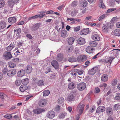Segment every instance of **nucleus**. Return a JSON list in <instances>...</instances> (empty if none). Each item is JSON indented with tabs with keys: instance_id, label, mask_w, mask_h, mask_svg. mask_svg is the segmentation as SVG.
<instances>
[{
	"instance_id": "obj_46",
	"label": "nucleus",
	"mask_w": 120,
	"mask_h": 120,
	"mask_svg": "<svg viewBox=\"0 0 120 120\" xmlns=\"http://www.w3.org/2000/svg\"><path fill=\"white\" fill-rule=\"evenodd\" d=\"M64 98L60 97L58 99V102L59 104H60L64 101Z\"/></svg>"
},
{
	"instance_id": "obj_42",
	"label": "nucleus",
	"mask_w": 120,
	"mask_h": 120,
	"mask_svg": "<svg viewBox=\"0 0 120 120\" xmlns=\"http://www.w3.org/2000/svg\"><path fill=\"white\" fill-rule=\"evenodd\" d=\"M66 35L67 31L65 30H63L61 32V36L64 38L66 36Z\"/></svg>"
},
{
	"instance_id": "obj_55",
	"label": "nucleus",
	"mask_w": 120,
	"mask_h": 120,
	"mask_svg": "<svg viewBox=\"0 0 120 120\" xmlns=\"http://www.w3.org/2000/svg\"><path fill=\"white\" fill-rule=\"evenodd\" d=\"M19 59L17 58H15L12 59V61L15 63H18L19 61Z\"/></svg>"
},
{
	"instance_id": "obj_58",
	"label": "nucleus",
	"mask_w": 120,
	"mask_h": 120,
	"mask_svg": "<svg viewBox=\"0 0 120 120\" xmlns=\"http://www.w3.org/2000/svg\"><path fill=\"white\" fill-rule=\"evenodd\" d=\"M17 44L18 47H20L22 46V44H23V42L22 41L18 42H17Z\"/></svg>"
},
{
	"instance_id": "obj_32",
	"label": "nucleus",
	"mask_w": 120,
	"mask_h": 120,
	"mask_svg": "<svg viewBox=\"0 0 120 120\" xmlns=\"http://www.w3.org/2000/svg\"><path fill=\"white\" fill-rule=\"evenodd\" d=\"M6 25V22H2L0 23V30L3 29L5 28Z\"/></svg>"
},
{
	"instance_id": "obj_35",
	"label": "nucleus",
	"mask_w": 120,
	"mask_h": 120,
	"mask_svg": "<svg viewBox=\"0 0 120 120\" xmlns=\"http://www.w3.org/2000/svg\"><path fill=\"white\" fill-rule=\"evenodd\" d=\"M114 34L116 36H120V30L118 29H115L114 31Z\"/></svg>"
},
{
	"instance_id": "obj_4",
	"label": "nucleus",
	"mask_w": 120,
	"mask_h": 120,
	"mask_svg": "<svg viewBox=\"0 0 120 120\" xmlns=\"http://www.w3.org/2000/svg\"><path fill=\"white\" fill-rule=\"evenodd\" d=\"M85 106L84 104H81L80 103L77 106L76 109L77 110H78L80 109L79 111V113L80 115H81L82 113Z\"/></svg>"
},
{
	"instance_id": "obj_22",
	"label": "nucleus",
	"mask_w": 120,
	"mask_h": 120,
	"mask_svg": "<svg viewBox=\"0 0 120 120\" xmlns=\"http://www.w3.org/2000/svg\"><path fill=\"white\" fill-rule=\"evenodd\" d=\"M108 75L106 74H104L102 75L101 78V80L103 82H106L108 80Z\"/></svg>"
},
{
	"instance_id": "obj_39",
	"label": "nucleus",
	"mask_w": 120,
	"mask_h": 120,
	"mask_svg": "<svg viewBox=\"0 0 120 120\" xmlns=\"http://www.w3.org/2000/svg\"><path fill=\"white\" fill-rule=\"evenodd\" d=\"M117 79H113L112 81L111 85L113 86H115L117 84Z\"/></svg>"
},
{
	"instance_id": "obj_29",
	"label": "nucleus",
	"mask_w": 120,
	"mask_h": 120,
	"mask_svg": "<svg viewBox=\"0 0 120 120\" xmlns=\"http://www.w3.org/2000/svg\"><path fill=\"white\" fill-rule=\"evenodd\" d=\"M89 44L91 47H94L98 44V43L94 41H90Z\"/></svg>"
},
{
	"instance_id": "obj_25",
	"label": "nucleus",
	"mask_w": 120,
	"mask_h": 120,
	"mask_svg": "<svg viewBox=\"0 0 120 120\" xmlns=\"http://www.w3.org/2000/svg\"><path fill=\"white\" fill-rule=\"evenodd\" d=\"M74 97L73 95L71 94H69L67 98V100L69 101H74Z\"/></svg>"
},
{
	"instance_id": "obj_16",
	"label": "nucleus",
	"mask_w": 120,
	"mask_h": 120,
	"mask_svg": "<svg viewBox=\"0 0 120 120\" xmlns=\"http://www.w3.org/2000/svg\"><path fill=\"white\" fill-rule=\"evenodd\" d=\"M105 109V108L104 106H100L97 109L96 112L97 113L102 112L104 111Z\"/></svg>"
},
{
	"instance_id": "obj_57",
	"label": "nucleus",
	"mask_w": 120,
	"mask_h": 120,
	"mask_svg": "<svg viewBox=\"0 0 120 120\" xmlns=\"http://www.w3.org/2000/svg\"><path fill=\"white\" fill-rule=\"evenodd\" d=\"M65 7V6L64 4H63L62 5L58 7L57 8L59 10L61 11L63 8H64Z\"/></svg>"
},
{
	"instance_id": "obj_2",
	"label": "nucleus",
	"mask_w": 120,
	"mask_h": 120,
	"mask_svg": "<svg viewBox=\"0 0 120 120\" xmlns=\"http://www.w3.org/2000/svg\"><path fill=\"white\" fill-rule=\"evenodd\" d=\"M87 59V57L85 55H82L77 57V60L79 63H82L86 60Z\"/></svg>"
},
{
	"instance_id": "obj_24",
	"label": "nucleus",
	"mask_w": 120,
	"mask_h": 120,
	"mask_svg": "<svg viewBox=\"0 0 120 120\" xmlns=\"http://www.w3.org/2000/svg\"><path fill=\"white\" fill-rule=\"evenodd\" d=\"M78 42L80 45H83L85 42V40L82 38L80 37L78 39Z\"/></svg>"
},
{
	"instance_id": "obj_3",
	"label": "nucleus",
	"mask_w": 120,
	"mask_h": 120,
	"mask_svg": "<svg viewBox=\"0 0 120 120\" xmlns=\"http://www.w3.org/2000/svg\"><path fill=\"white\" fill-rule=\"evenodd\" d=\"M86 85L84 82H81L78 84L77 85V88L79 90L82 91L85 89Z\"/></svg>"
},
{
	"instance_id": "obj_54",
	"label": "nucleus",
	"mask_w": 120,
	"mask_h": 120,
	"mask_svg": "<svg viewBox=\"0 0 120 120\" xmlns=\"http://www.w3.org/2000/svg\"><path fill=\"white\" fill-rule=\"evenodd\" d=\"M100 90L99 88L97 87H96L95 88L94 92V93H98L100 92Z\"/></svg>"
},
{
	"instance_id": "obj_15",
	"label": "nucleus",
	"mask_w": 120,
	"mask_h": 120,
	"mask_svg": "<svg viewBox=\"0 0 120 120\" xmlns=\"http://www.w3.org/2000/svg\"><path fill=\"white\" fill-rule=\"evenodd\" d=\"M8 22L11 24H13L15 23L17 21L15 17H10L8 19Z\"/></svg>"
},
{
	"instance_id": "obj_37",
	"label": "nucleus",
	"mask_w": 120,
	"mask_h": 120,
	"mask_svg": "<svg viewBox=\"0 0 120 120\" xmlns=\"http://www.w3.org/2000/svg\"><path fill=\"white\" fill-rule=\"evenodd\" d=\"M63 57L62 55L59 54L56 57V59L59 61H60L63 59Z\"/></svg>"
},
{
	"instance_id": "obj_64",
	"label": "nucleus",
	"mask_w": 120,
	"mask_h": 120,
	"mask_svg": "<svg viewBox=\"0 0 120 120\" xmlns=\"http://www.w3.org/2000/svg\"><path fill=\"white\" fill-rule=\"evenodd\" d=\"M83 71L82 70H78V74L79 75H81L82 74L83 72Z\"/></svg>"
},
{
	"instance_id": "obj_51",
	"label": "nucleus",
	"mask_w": 120,
	"mask_h": 120,
	"mask_svg": "<svg viewBox=\"0 0 120 120\" xmlns=\"http://www.w3.org/2000/svg\"><path fill=\"white\" fill-rule=\"evenodd\" d=\"M116 95L114 98L115 99L117 100H120V93H117Z\"/></svg>"
},
{
	"instance_id": "obj_59",
	"label": "nucleus",
	"mask_w": 120,
	"mask_h": 120,
	"mask_svg": "<svg viewBox=\"0 0 120 120\" xmlns=\"http://www.w3.org/2000/svg\"><path fill=\"white\" fill-rule=\"evenodd\" d=\"M80 29V27L79 26H78L74 28V30L75 31H78Z\"/></svg>"
},
{
	"instance_id": "obj_38",
	"label": "nucleus",
	"mask_w": 120,
	"mask_h": 120,
	"mask_svg": "<svg viewBox=\"0 0 120 120\" xmlns=\"http://www.w3.org/2000/svg\"><path fill=\"white\" fill-rule=\"evenodd\" d=\"M8 65L10 68H12L16 67V65L15 64L11 62H10L8 63Z\"/></svg>"
},
{
	"instance_id": "obj_7",
	"label": "nucleus",
	"mask_w": 120,
	"mask_h": 120,
	"mask_svg": "<svg viewBox=\"0 0 120 120\" xmlns=\"http://www.w3.org/2000/svg\"><path fill=\"white\" fill-rule=\"evenodd\" d=\"M22 30L20 28H16L14 30V32L15 34L16 35L17 37V38H19L20 37L21 35V33Z\"/></svg>"
},
{
	"instance_id": "obj_43",
	"label": "nucleus",
	"mask_w": 120,
	"mask_h": 120,
	"mask_svg": "<svg viewBox=\"0 0 120 120\" xmlns=\"http://www.w3.org/2000/svg\"><path fill=\"white\" fill-rule=\"evenodd\" d=\"M107 16L106 14H104L101 16L98 19V20L100 21H101L103 19H105Z\"/></svg>"
},
{
	"instance_id": "obj_45",
	"label": "nucleus",
	"mask_w": 120,
	"mask_h": 120,
	"mask_svg": "<svg viewBox=\"0 0 120 120\" xmlns=\"http://www.w3.org/2000/svg\"><path fill=\"white\" fill-rule=\"evenodd\" d=\"M7 97V95L3 92H0V98L2 99H4L6 97Z\"/></svg>"
},
{
	"instance_id": "obj_56",
	"label": "nucleus",
	"mask_w": 120,
	"mask_h": 120,
	"mask_svg": "<svg viewBox=\"0 0 120 120\" xmlns=\"http://www.w3.org/2000/svg\"><path fill=\"white\" fill-rule=\"evenodd\" d=\"M116 10V8H112L110 9H108L107 10V13H109L112 11L115 10Z\"/></svg>"
},
{
	"instance_id": "obj_10",
	"label": "nucleus",
	"mask_w": 120,
	"mask_h": 120,
	"mask_svg": "<svg viewBox=\"0 0 120 120\" xmlns=\"http://www.w3.org/2000/svg\"><path fill=\"white\" fill-rule=\"evenodd\" d=\"M98 67H94L92 69L88 71V74L90 75H94L98 70Z\"/></svg>"
},
{
	"instance_id": "obj_41",
	"label": "nucleus",
	"mask_w": 120,
	"mask_h": 120,
	"mask_svg": "<svg viewBox=\"0 0 120 120\" xmlns=\"http://www.w3.org/2000/svg\"><path fill=\"white\" fill-rule=\"evenodd\" d=\"M102 29L103 31L104 32L107 33L108 30V27L106 25L103 26L102 27Z\"/></svg>"
},
{
	"instance_id": "obj_63",
	"label": "nucleus",
	"mask_w": 120,
	"mask_h": 120,
	"mask_svg": "<svg viewBox=\"0 0 120 120\" xmlns=\"http://www.w3.org/2000/svg\"><path fill=\"white\" fill-rule=\"evenodd\" d=\"M83 4H82L83 7H85L86 6L87 4V2L86 1H84L83 2Z\"/></svg>"
},
{
	"instance_id": "obj_40",
	"label": "nucleus",
	"mask_w": 120,
	"mask_h": 120,
	"mask_svg": "<svg viewBox=\"0 0 120 120\" xmlns=\"http://www.w3.org/2000/svg\"><path fill=\"white\" fill-rule=\"evenodd\" d=\"M44 82L43 80H40L38 81L37 82L38 85V86H41L44 85Z\"/></svg>"
},
{
	"instance_id": "obj_12",
	"label": "nucleus",
	"mask_w": 120,
	"mask_h": 120,
	"mask_svg": "<svg viewBox=\"0 0 120 120\" xmlns=\"http://www.w3.org/2000/svg\"><path fill=\"white\" fill-rule=\"evenodd\" d=\"M16 69H12L9 71L7 72V75L9 76H13L16 74Z\"/></svg>"
},
{
	"instance_id": "obj_33",
	"label": "nucleus",
	"mask_w": 120,
	"mask_h": 120,
	"mask_svg": "<svg viewBox=\"0 0 120 120\" xmlns=\"http://www.w3.org/2000/svg\"><path fill=\"white\" fill-rule=\"evenodd\" d=\"M99 2V7L100 8L104 9H105V7L103 2L102 0H100Z\"/></svg>"
},
{
	"instance_id": "obj_8",
	"label": "nucleus",
	"mask_w": 120,
	"mask_h": 120,
	"mask_svg": "<svg viewBox=\"0 0 120 120\" xmlns=\"http://www.w3.org/2000/svg\"><path fill=\"white\" fill-rule=\"evenodd\" d=\"M41 25L40 23H37L32 26L31 28V30L33 31H34L39 28Z\"/></svg>"
},
{
	"instance_id": "obj_6",
	"label": "nucleus",
	"mask_w": 120,
	"mask_h": 120,
	"mask_svg": "<svg viewBox=\"0 0 120 120\" xmlns=\"http://www.w3.org/2000/svg\"><path fill=\"white\" fill-rule=\"evenodd\" d=\"M55 113L53 111H49L47 113L46 115L47 117L51 119H52L55 116Z\"/></svg>"
},
{
	"instance_id": "obj_49",
	"label": "nucleus",
	"mask_w": 120,
	"mask_h": 120,
	"mask_svg": "<svg viewBox=\"0 0 120 120\" xmlns=\"http://www.w3.org/2000/svg\"><path fill=\"white\" fill-rule=\"evenodd\" d=\"M77 13V11L75 10L71 12V15L72 17L75 16Z\"/></svg>"
},
{
	"instance_id": "obj_27",
	"label": "nucleus",
	"mask_w": 120,
	"mask_h": 120,
	"mask_svg": "<svg viewBox=\"0 0 120 120\" xmlns=\"http://www.w3.org/2000/svg\"><path fill=\"white\" fill-rule=\"evenodd\" d=\"M32 70V68L30 66H27L26 68V72L28 74L30 73Z\"/></svg>"
},
{
	"instance_id": "obj_44",
	"label": "nucleus",
	"mask_w": 120,
	"mask_h": 120,
	"mask_svg": "<svg viewBox=\"0 0 120 120\" xmlns=\"http://www.w3.org/2000/svg\"><path fill=\"white\" fill-rule=\"evenodd\" d=\"M50 93V92L48 90H44L43 93V96H48Z\"/></svg>"
},
{
	"instance_id": "obj_34",
	"label": "nucleus",
	"mask_w": 120,
	"mask_h": 120,
	"mask_svg": "<svg viewBox=\"0 0 120 120\" xmlns=\"http://www.w3.org/2000/svg\"><path fill=\"white\" fill-rule=\"evenodd\" d=\"M68 61L71 62H73L76 61L77 59L74 56H72L70 57L68 59Z\"/></svg>"
},
{
	"instance_id": "obj_21",
	"label": "nucleus",
	"mask_w": 120,
	"mask_h": 120,
	"mask_svg": "<svg viewBox=\"0 0 120 120\" xmlns=\"http://www.w3.org/2000/svg\"><path fill=\"white\" fill-rule=\"evenodd\" d=\"M89 32V29L87 28L81 30L80 32V34L82 35H84L87 34Z\"/></svg>"
},
{
	"instance_id": "obj_9",
	"label": "nucleus",
	"mask_w": 120,
	"mask_h": 120,
	"mask_svg": "<svg viewBox=\"0 0 120 120\" xmlns=\"http://www.w3.org/2000/svg\"><path fill=\"white\" fill-rule=\"evenodd\" d=\"M47 101L46 99H42L39 101L38 104L39 106L41 107H43L46 105L47 103Z\"/></svg>"
},
{
	"instance_id": "obj_5",
	"label": "nucleus",
	"mask_w": 120,
	"mask_h": 120,
	"mask_svg": "<svg viewBox=\"0 0 120 120\" xmlns=\"http://www.w3.org/2000/svg\"><path fill=\"white\" fill-rule=\"evenodd\" d=\"M3 56L4 58L6 59H11L12 57L10 52L7 51L5 52L3 54Z\"/></svg>"
},
{
	"instance_id": "obj_61",
	"label": "nucleus",
	"mask_w": 120,
	"mask_h": 120,
	"mask_svg": "<svg viewBox=\"0 0 120 120\" xmlns=\"http://www.w3.org/2000/svg\"><path fill=\"white\" fill-rule=\"evenodd\" d=\"M8 72V69L6 68H4L2 71V72L4 74H5Z\"/></svg>"
},
{
	"instance_id": "obj_18",
	"label": "nucleus",
	"mask_w": 120,
	"mask_h": 120,
	"mask_svg": "<svg viewBox=\"0 0 120 120\" xmlns=\"http://www.w3.org/2000/svg\"><path fill=\"white\" fill-rule=\"evenodd\" d=\"M92 38L93 40L95 41H99L100 39L99 35L96 34H93L92 36Z\"/></svg>"
},
{
	"instance_id": "obj_48",
	"label": "nucleus",
	"mask_w": 120,
	"mask_h": 120,
	"mask_svg": "<svg viewBox=\"0 0 120 120\" xmlns=\"http://www.w3.org/2000/svg\"><path fill=\"white\" fill-rule=\"evenodd\" d=\"M5 4L4 0H0V8L3 7L4 5Z\"/></svg>"
},
{
	"instance_id": "obj_28",
	"label": "nucleus",
	"mask_w": 120,
	"mask_h": 120,
	"mask_svg": "<svg viewBox=\"0 0 120 120\" xmlns=\"http://www.w3.org/2000/svg\"><path fill=\"white\" fill-rule=\"evenodd\" d=\"M93 48H92L90 46H88L86 49V52L89 53H92L94 51Z\"/></svg>"
},
{
	"instance_id": "obj_1",
	"label": "nucleus",
	"mask_w": 120,
	"mask_h": 120,
	"mask_svg": "<svg viewBox=\"0 0 120 120\" xmlns=\"http://www.w3.org/2000/svg\"><path fill=\"white\" fill-rule=\"evenodd\" d=\"M110 53L113 56H118L120 54V49H113L110 52Z\"/></svg>"
},
{
	"instance_id": "obj_47",
	"label": "nucleus",
	"mask_w": 120,
	"mask_h": 120,
	"mask_svg": "<svg viewBox=\"0 0 120 120\" xmlns=\"http://www.w3.org/2000/svg\"><path fill=\"white\" fill-rule=\"evenodd\" d=\"M8 5L12 7L15 4L12 1H9L8 3Z\"/></svg>"
},
{
	"instance_id": "obj_19",
	"label": "nucleus",
	"mask_w": 120,
	"mask_h": 120,
	"mask_svg": "<svg viewBox=\"0 0 120 120\" xmlns=\"http://www.w3.org/2000/svg\"><path fill=\"white\" fill-rule=\"evenodd\" d=\"M76 87L75 84L73 82H71L69 83L68 87L69 89L72 90L74 89Z\"/></svg>"
},
{
	"instance_id": "obj_26",
	"label": "nucleus",
	"mask_w": 120,
	"mask_h": 120,
	"mask_svg": "<svg viewBox=\"0 0 120 120\" xmlns=\"http://www.w3.org/2000/svg\"><path fill=\"white\" fill-rule=\"evenodd\" d=\"M27 89V86L24 85H21L19 88L20 90L22 92H24Z\"/></svg>"
},
{
	"instance_id": "obj_36",
	"label": "nucleus",
	"mask_w": 120,
	"mask_h": 120,
	"mask_svg": "<svg viewBox=\"0 0 120 120\" xmlns=\"http://www.w3.org/2000/svg\"><path fill=\"white\" fill-rule=\"evenodd\" d=\"M102 51L98 53L97 54L95 55L93 57L92 59L93 60H94L100 57H101V53L102 52Z\"/></svg>"
},
{
	"instance_id": "obj_30",
	"label": "nucleus",
	"mask_w": 120,
	"mask_h": 120,
	"mask_svg": "<svg viewBox=\"0 0 120 120\" xmlns=\"http://www.w3.org/2000/svg\"><path fill=\"white\" fill-rule=\"evenodd\" d=\"M75 41V39L72 37L69 38L68 40V42L69 45H72Z\"/></svg>"
},
{
	"instance_id": "obj_14",
	"label": "nucleus",
	"mask_w": 120,
	"mask_h": 120,
	"mask_svg": "<svg viewBox=\"0 0 120 120\" xmlns=\"http://www.w3.org/2000/svg\"><path fill=\"white\" fill-rule=\"evenodd\" d=\"M51 64L56 69H58L59 68V65L58 62L56 60H53L51 63Z\"/></svg>"
},
{
	"instance_id": "obj_60",
	"label": "nucleus",
	"mask_w": 120,
	"mask_h": 120,
	"mask_svg": "<svg viewBox=\"0 0 120 120\" xmlns=\"http://www.w3.org/2000/svg\"><path fill=\"white\" fill-rule=\"evenodd\" d=\"M4 117L7 119H10L12 117V116L11 115L8 114L5 115Z\"/></svg>"
},
{
	"instance_id": "obj_23",
	"label": "nucleus",
	"mask_w": 120,
	"mask_h": 120,
	"mask_svg": "<svg viewBox=\"0 0 120 120\" xmlns=\"http://www.w3.org/2000/svg\"><path fill=\"white\" fill-rule=\"evenodd\" d=\"M25 71L23 69H22L19 71L17 73L18 76L19 77H22L25 74Z\"/></svg>"
},
{
	"instance_id": "obj_13",
	"label": "nucleus",
	"mask_w": 120,
	"mask_h": 120,
	"mask_svg": "<svg viewBox=\"0 0 120 120\" xmlns=\"http://www.w3.org/2000/svg\"><path fill=\"white\" fill-rule=\"evenodd\" d=\"M45 111V110L43 109L38 108L33 110L34 113L35 114H40L42 112Z\"/></svg>"
},
{
	"instance_id": "obj_62",
	"label": "nucleus",
	"mask_w": 120,
	"mask_h": 120,
	"mask_svg": "<svg viewBox=\"0 0 120 120\" xmlns=\"http://www.w3.org/2000/svg\"><path fill=\"white\" fill-rule=\"evenodd\" d=\"M60 109V107L59 105H57L55 108V110L56 111H58Z\"/></svg>"
},
{
	"instance_id": "obj_53",
	"label": "nucleus",
	"mask_w": 120,
	"mask_h": 120,
	"mask_svg": "<svg viewBox=\"0 0 120 120\" xmlns=\"http://www.w3.org/2000/svg\"><path fill=\"white\" fill-rule=\"evenodd\" d=\"M66 115V114L65 113H61L60 114L59 117L60 118L63 119L64 118Z\"/></svg>"
},
{
	"instance_id": "obj_52",
	"label": "nucleus",
	"mask_w": 120,
	"mask_h": 120,
	"mask_svg": "<svg viewBox=\"0 0 120 120\" xmlns=\"http://www.w3.org/2000/svg\"><path fill=\"white\" fill-rule=\"evenodd\" d=\"M114 108L116 110H117L119 109L120 108V104L118 103L115 105L114 106Z\"/></svg>"
},
{
	"instance_id": "obj_50",
	"label": "nucleus",
	"mask_w": 120,
	"mask_h": 120,
	"mask_svg": "<svg viewBox=\"0 0 120 120\" xmlns=\"http://www.w3.org/2000/svg\"><path fill=\"white\" fill-rule=\"evenodd\" d=\"M39 16V15H36L34 16L29 17L28 20H29L31 19H37V18Z\"/></svg>"
},
{
	"instance_id": "obj_11",
	"label": "nucleus",
	"mask_w": 120,
	"mask_h": 120,
	"mask_svg": "<svg viewBox=\"0 0 120 120\" xmlns=\"http://www.w3.org/2000/svg\"><path fill=\"white\" fill-rule=\"evenodd\" d=\"M106 63L111 64L113 60L115 58L114 56H109L105 58Z\"/></svg>"
},
{
	"instance_id": "obj_17",
	"label": "nucleus",
	"mask_w": 120,
	"mask_h": 120,
	"mask_svg": "<svg viewBox=\"0 0 120 120\" xmlns=\"http://www.w3.org/2000/svg\"><path fill=\"white\" fill-rule=\"evenodd\" d=\"M106 113L109 116L112 115L113 114V111L112 108L110 107H108L106 109Z\"/></svg>"
},
{
	"instance_id": "obj_31",
	"label": "nucleus",
	"mask_w": 120,
	"mask_h": 120,
	"mask_svg": "<svg viewBox=\"0 0 120 120\" xmlns=\"http://www.w3.org/2000/svg\"><path fill=\"white\" fill-rule=\"evenodd\" d=\"M21 82L22 84L25 85L27 84L29 82V80L28 78H26L22 80Z\"/></svg>"
},
{
	"instance_id": "obj_20",
	"label": "nucleus",
	"mask_w": 120,
	"mask_h": 120,
	"mask_svg": "<svg viewBox=\"0 0 120 120\" xmlns=\"http://www.w3.org/2000/svg\"><path fill=\"white\" fill-rule=\"evenodd\" d=\"M14 44V42H13L12 44L11 43L9 46L7 47L6 49L7 51L10 52L15 47V45Z\"/></svg>"
}]
</instances>
